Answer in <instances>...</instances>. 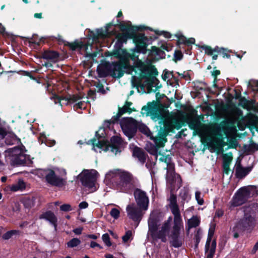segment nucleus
<instances>
[{
    "label": "nucleus",
    "mask_w": 258,
    "mask_h": 258,
    "mask_svg": "<svg viewBox=\"0 0 258 258\" xmlns=\"http://www.w3.org/2000/svg\"><path fill=\"white\" fill-rule=\"evenodd\" d=\"M102 239L104 243L107 246H110L112 244L111 241H110V238L109 237V235L108 233H105L103 234L102 236Z\"/></svg>",
    "instance_id": "obj_47"
},
{
    "label": "nucleus",
    "mask_w": 258,
    "mask_h": 258,
    "mask_svg": "<svg viewBox=\"0 0 258 258\" xmlns=\"http://www.w3.org/2000/svg\"><path fill=\"white\" fill-rule=\"evenodd\" d=\"M83 96L79 94H75L73 95H69L68 97H67V100L69 102H75L81 99Z\"/></svg>",
    "instance_id": "obj_42"
},
{
    "label": "nucleus",
    "mask_w": 258,
    "mask_h": 258,
    "mask_svg": "<svg viewBox=\"0 0 258 258\" xmlns=\"http://www.w3.org/2000/svg\"><path fill=\"white\" fill-rule=\"evenodd\" d=\"M169 74H171V75H172L173 72H169L167 70H164L163 73L162 75V79L164 81H166L167 79L169 78Z\"/></svg>",
    "instance_id": "obj_59"
},
{
    "label": "nucleus",
    "mask_w": 258,
    "mask_h": 258,
    "mask_svg": "<svg viewBox=\"0 0 258 258\" xmlns=\"http://www.w3.org/2000/svg\"><path fill=\"white\" fill-rule=\"evenodd\" d=\"M133 111H136V110L135 108H127L124 105L122 107H118V113L119 115H122L123 114L127 112L128 113H131Z\"/></svg>",
    "instance_id": "obj_39"
},
{
    "label": "nucleus",
    "mask_w": 258,
    "mask_h": 258,
    "mask_svg": "<svg viewBox=\"0 0 258 258\" xmlns=\"http://www.w3.org/2000/svg\"><path fill=\"white\" fill-rule=\"evenodd\" d=\"M81 243V240L78 238H73L67 243L68 247L73 248L78 246Z\"/></svg>",
    "instance_id": "obj_38"
},
{
    "label": "nucleus",
    "mask_w": 258,
    "mask_h": 258,
    "mask_svg": "<svg viewBox=\"0 0 258 258\" xmlns=\"http://www.w3.org/2000/svg\"><path fill=\"white\" fill-rule=\"evenodd\" d=\"M227 49L224 48L222 49V51L220 54H221L223 58L226 57L227 58H230V55L227 53Z\"/></svg>",
    "instance_id": "obj_61"
},
{
    "label": "nucleus",
    "mask_w": 258,
    "mask_h": 258,
    "mask_svg": "<svg viewBox=\"0 0 258 258\" xmlns=\"http://www.w3.org/2000/svg\"><path fill=\"white\" fill-rule=\"evenodd\" d=\"M187 123L189 128L191 130L195 131L199 126V123L197 120H191L187 121Z\"/></svg>",
    "instance_id": "obj_50"
},
{
    "label": "nucleus",
    "mask_w": 258,
    "mask_h": 258,
    "mask_svg": "<svg viewBox=\"0 0 258 258\" xmlns=\"http://www.w3.org/2000/svg\"><path fill=\"white\" fill-rule=\"evenodd\" d=\"M113 26H115L113 22H109L106 24L104 30L102 28L97 29L96 33L91 31L89 34L90 37H91L93 41H97L99 39H104L109 38L116 33V30L114 29L111 31L109 30V28Z\"/></svg>",
    "instance_id": "obj_13"
},
{
    "label": "nucleus",
    "mask_w": 258,
    "mask_h": 258,
    "mask_svg": "<svg viewBox=\"0 0 258 258\" xmlns=\"http://www.w3.org/2000/svg\"><path fill=\"white\" fill-rule=\"evenodd\" d=\"M96 92L95 90L90 89L88 92V96L93 100L96 98Z\"/></svg>",
    "instance_id": "obj_62"
},
{
    "label": "nucleus",
    "mask_w": 258,
    "mask_h": 258,
    "mask_svg": "<svg viewBox=\"0 0 258 258\" xmlns=\"http://www.w3.org/2000/svg\"><path fill=\"white\" fill-rule=\"evenodd\" d=\"M38 139L40 144L44 143L47 146L50 147L53 146L56 143L54 140L48 139L43 134H41Z\"/></svg>",
    "instance_id": "obj_32"
},
{
    "label": "nucleus",
    "mask_w": 258,
    "mask_h": 258,
    "mask_svg": "<svg viewBox=\"0 0 258 258\" xmlns=\"http://www.w3.org/2000/svg\"><path fill=\"white\" fill-rule=\"evenodd\" d=\"M134 197L138 206L146 211L149 205V198L145 191L139 188H136L134 191Z\"/></svg>",
    "instance_id": "obj_15"
},
{
    "label": "nucleus",
    "mask_w": 258,
    "mask_h": 258,
    "mask_svg": "<svg viewBox=\"0 0 258 258\" xmlns=\"http://www.w3.org/2000/svg\"><path fill=\"white\" fill-rule=\"evenodd\" d=\"M11 161L13 165L31 166L33 163L30 156L24 154L20 148H14L11 153Z\"/></svg>",
    "instance_id": "obj_9"
},
{
    "label": "nucleus",
    "mask_w": 258,
    "mask_h": 258,
    "mask_svg": "<svg viewBox=\"0 0 258 258\" xmlns=\"http://www.w3.org/2000/svg\"><path fill=\"white\" fill-rule=\"evenodd\" d=\"M126 210L130 219L138 223L141 221L143 216L142 208L128 205L126 207Z\"/></svg>",
    "instance_id": "obj_17"
},
{
    "label": "nucleus",
    "mask_w": 258,
    "mask_h": 258,
    "mask_svg": "<svg viewBox=\"0 0 258 258\" xmlns=\"http://www.w3.org/2000/svg\"><path fill=\"white\" fill-rule=\"evenodd\" d=\"M40 219H43L49 221L56 229L57 226V218L55 214L51 211H46L41 214L39 216Z\"/></svg>",
    "instance_id": "obj_22"
},
{
    "label": "nucleus",
    "mask_w": 258,
    "mask_h": 258,
    "mask_svg": "<svg viewBox=\"0 0 258 258\" xmlns=\"http://www.w3.org/2000/svg\"><path fill=\"white\" fill-rule=\"evenodd\" d=\"M233 157L232 155L230 153V154H225L223 155V164H230Z\"/></svg>",
    "instance_id": "obj_43"
},
{
    "label": "nucleus",
    "mask_w": 258,
    "mask_h": 258,
    "mask_svg": "<svg viewBox=\"0 0 258 258\" xmlns=\"http://www.w3.org/2000/svg\"><path fill=\"white\" fill-rule=\"evenodd\" d=\"M230 165L223 164V172L227 175H228L230 172Z\"/></svg>",
    "instance_id": "obj_60"
},
{
    "label": "nucleus",
    "mask_w": 258,
    "mask_h": 258,
    "mask_svg": "<svg viewBox=\"0 0 258 258\" xmlns=\"http://www.w3.org/2000/svg\"><path fill=\"white\" fill-rule=\"evenodd\" d=\"M60 54L56 51L46 49L42 53L41 58L56 63L59 60Z\"/></svg>",
    "instance_id": "obj_21"
},
{
    "label": "nucleus",
    "mask_w": 258,
    "mask_h": 258,
    "mask_svg": "<svg viewBox=\"0 0 258 258\" xmlns=\"http://www.w3.org/2000/svg\"><path fill=\"white\" fill-rule=\"evenodd\" d=\"M174 36L177 38V41L176 42L177 45L180 47V44L185 45L187 47L190 48L189 53L191 54V45L195 43V39L194 38L187 39L181 33H177L175 34Z\"/></svg>",
    "instance_id": "obj_20"
},
{
    "label": "nucleus",
    "mask_w": 258,
    "mask_h": 258,
    "mask_svg": "<svg viewBox=\"0 0 258 258\" xmlns=\"http://www.w3.org/2000/svg\"><path fill=\"white\" fill-rule=\"evenodd\" d=\"M108 180L120 191L129 194L134 188V177L129 172L109 171L105 175Z\"/></svg>",
    "instance_id": "obj_3"
},
{
    "label": "nucleus",
    "mask_w": 258,
    "mask_h": 258,
    "mask_svg": "<svg viewBox=\"0 0 258 258\" xmlns=\"http://www.w3.org/2000/svg\"><path fill=\"white\" fill-rule=\"evenodd\" d=\"M135 69L140 71V77L146 79L151 85L158 74L157 69L151 62L145 63L141 60H138L135 63Z\"/></svg>",
    "instance_id": "obj_8"
},
{
    "label": "nucleus",
    "mask_w": 258,
    "mask_h": 258,
    "mask_svg": "<svg viewBox=\"0 0 258 258\" xmlns=\"http://www.w3.org/2000/svg\"><path fill=\"white\" fill-rule=\"evenodd\" d=\"M139 130V131L142 133L147 136H149V134H151L149 128L147 127V126L146 124L143 123H140L138 121L137 125V130Z\"/></svg>",
    "instance_id": "obj_35"
},
{
    "label": "nucleus",
    "mask_w": 258,
    "mask_h": 258,
    "mask_svg": "<svg viewBox=\"0 0 258 258\" xmlns=\"http://www.w3.org/2000/svg\"><path fill=\"white\" fill-rule=\"evenodd\" d=\"M200 224V220L197 216H193L188 221V226L189 228L197 227Z\"/></svg>",
    "instance_id": "obj_36"
},
{
    "label": "nucleus",
    "mask_w": 258,
    "mask_h": 258,
    "mask_svg": "<svg viewBox=\"0 0 258 258\" xmlns=\"http://www.w3.org/2000/svg\"><path fill=\"white\" fill-rule=\"evenodd\" d=\"M97 72L99 77L105 78L110 76V73L108 71L105 67V64L102 68H97Z\"/></svg>",
    "instance_id": "obj_37"
},
{
    "label": "nucleus",
    "mask_w": 258,
    "mask_h": 258,
    "mask_svg": "<svg viewBox=\"0 0 258 258\" xmlns=\"http://www.w3.org/2000/svg\"><path fill=\"white\" fill-rule=\"evenodd\" d=\"M136 53H137V52L136 51L135 47L132 53H129L126 49H123V51L120 53L122 58L125 62H127L128 63L130 68L131 69V71L135 72H136L135 63L138 60H140L138 55H136ZM138 53H139L138 52Z\"/></svg>",
    "instance_id": "obj_16"
},
{
    "label": "nucleus",
    "mask_w": 258,
    "mask_h": 258,
    "mask_svg": "<svg viewBox=\"0 0 258 258\" xmlns=\"http://www.w3.org/2000/svg\"><path fill=\"white\" fill-rule=\"evenodd\" d=\"M163 106L162 104L155 101L148 102L147 105L142 108L141 113H146L147 116H150L152 120L157 121L159 120L160 125V130L157 136L155 137H151L158 148L163 147L165 143L167 141L166 136L170 132L174 131L172 119L168 120L162 113Z\"/></svg>",
    "instance_id": "obj_1"
},
{
    "label": "nucleus",
    "mask_w": 258,
    "mask_h": 258,
    "mask_svg": "<svg viewBox=\"0 0 258 258\" xmlns=\"http://www.w3.org/2000/svg\"><path fill=\"white\" fill-rule=\"evenodd\" d=\"M252 167H243L240 164H238L235 170V175L236 177L242 178L247 175L251 170Z\"/></svg>",
    "instance_id": "obj_29"
},
{
    "label": "nucleus",
    "mask_w": 258,
    "mask_h": 258,
    "mask_svg": "<svg viewBox=\"0 0 258 258\" xmlns=\"http://www.w3.org/2000/svg\"><path fill=\"white\" fill-rule=\"evenodd\" d=\"M65 45L69 47L70 49L73 51L76 50L77 49H81L84 47H87V45H85L82 41H78L75 40L73 42H68Z\"/></svg>",
    "instance_id": "obj_31"
},
{
    "label": "nucleus",
    "mask_w": 258,
    "mask_h": 258,
    "mask_svg": "<svg viewBox=\"0 0 258 258\" xmlns=\"http://www.w3.org/2000/svg\"><path fill=\"white\" fill-rule=\"evenodd\" d=\"M200 230H198L197 233L195 235V248H198L199 244L201 241V237L199 233Z\"/></svg>",
    "instance_id": "obj_52"
},
{
    "label": "nucleus",
    "mask_w": 258,
    "mask_h": 258,
    "mask_svg": "<svg viewBox=\"0 0 258 258\" xmlns=\"http://www.w3.org/2000/svg\"><path fill=\"white\" fill-rule=\"evenodd\" d=\"M93 172H90L88 170H84L78 176L82 185L85 187L92 189L95 186L96 180V174L97 172L95 170H93Z\"/></svg>",
    "instance_id": "obj_11"
},
{
    "label": "nucleus",
    "mask_w": 258,
    "mask_h": 258,
    "mask_svg": "<svg viewBox=\"0 0 258 258\" xmlns=\"http://www.w3.org/2000/svg\"><path fill=\"white\" fill-rule=\"evenodd\" d=\"M217 242L215 239L207 237L205 246V254L206 258H213L216 252Z\"/></svg>",
    "instance_id": "obj_19"
},
{
    "label": "nucleus",
    "mask_w": 258,
    "mask_h": 258,
    "mask_svg": "<svg viewBox=\"0 0 258 258\" xmlns=\"http://www.w3.org/2000/svg\"><path fill=\"white\" fill-rule=\"evenodd\" d=\"M169 207L174 215L173 226L169 235L170 243L175 248H179L182 245L183 240L180 236V230L182 227V220L181 217L179 207L177 204L176 195L170 194Z\"/></svg>",
    "instance_id": "obj_2"
},
{
    "label": "nucleus",
    "mask_w": 258,
    "mask_h": 258,
    "mask_svg": "<svg viewBox=\"0 0 258 258\" xmlns=\"http://www.w3.org/2000/svg\"><path fill=\"white\" fill-rule=\"evenodd\" d=\"M251 87L253 90L258 91V80H253L251 82Z\"/></svg>",
    "instance_id": "obj_64"
},
{
    "label": "nucleus",
    "mask_w": 258,
    "mask_h": 258,
    "mask_svg": "<svg viewBox=\"0 0 258 258\" xmlns=\"http://www.w3.org/2000/svg\"><path fill=\"white\" fill-rule=\"evenodd\" d=\"M20 231L19 230H11L2 235V238L4 240H9L12 238L13 236L19 235Z\"/></svg>",
    "instance_id": "obj_34"
},
{
    "label": "nucleus",
    "mask_w": 258,
    "mask_h": 258,
    "mask_svg": "<svg viewBox=\"0 0 258 258\" xmlns=\"http://www.w3.org/2000/svg\"><path fill=\"white\" fill-rule=\"evenodd\" d=\"M120 116H121V115H119V114L117 113L116 115L112 116L111 119L105 121V123H107L106 126L107 127H109L111 124H114L115 123L118 122Z\"/></svg>",
    "instance_id": "obj_41"
},
{
    "label": "nucleus",
    "mask_w": 258,
    "mask_h": 258,
    "mask_svg": "<svg viewBox=\"0 0 258 258\" xmlns=\"http://www.w3.org/2000/svg\"><path fill=\"white\" fill-rule=\"evenodd\" d=\"M245 231L240 230L238 227V225L236 224L235 226L233 227L232 232H233V237L235 239H237L239 237V233H242Z\"/></svg>",
    "instance_id": "obj_44"
},
{
    "label": "nucleus",
    "mask_w": 258,
    "mask_h": 258,
    "mask_svg": "<svg viewBox=\"0 0 258 258\" xmlns=\"http://www.w3.org/2000/svg\"><path fill=\"white\" fill-rule=\"evenodd\" d=\"M120 126L124 134L129 139L133 138L137 132L138 121L132 117H125L120 122Z\"/></svg>",
    "instance_id": "obj_10"
},
{
    "label": "nucleus",
    "mask_w": 258,
    "mask_h": 258,
    "mask_svg": "<svg viewBox=\"0 0 258 258\" xmlns=\"http://www.w3.org/2000/svg\"><path fill=\"white\" fill-rule=\"evenodd\" d=\"M45 178L46 182L52 186L62 187L67 184L66 179L57 175L52 169L48 170V173L46 174Z\"/></svg>",
    "instance_id": "obj_14"
},
{
    "label": "nucleus",
    "mask_w": 258,
    "mask_h": 258,
    "mask_svg": "<svg viewBox=\"0 0 258 258\" xmlns=\"http://www.w3.org/2000/svg\"><path fill=\"white\" fill-rule=\"evenodd\" d=\"M95 86L98 88V92L101 93L102 94H105L106 93V91L104 88V86L102 83L98 82L97 84L95 85Z\"/></svg>",
    "instance_id": "obj_58"
},
{
    "label": "nucleus",
    "mask_w": 258,
    "mask_h": 258,
    "mask_svg": "<svg viewBox=\"0 0 258 258\" xmlns=\"http://www.w3.org/2000/svg\"><path fill=\"white\" fill-rule=\"evenodd\" d=\"M146 154L141 148L136 146L133 151V156L138 159L142 164H144L146 160Z\"/></svg>",
    "instance_id": "obj_28"
},
{
    "label": "nucleus",
    "mask_w": 258,
    "mask_h": 258,
    "mask_svg": "<svg viewBox=\"0 0 258 258\" xmlns=\"http://www.w3.org/2000/svg\"><path fill=\"white\" fill-rule=\"evenodd\" d=\"M60 210L62 211L68 212L72 210V208L69 204H63L60 206Z\"/></svg>",
    "instance_id": "obj_57"
},
{
    "label": "nucleus",
    "mask_w": 258,
    "mask_h": 258,
    "mask_svg": "<svg viewBox=\"0 0 258 258\" xmlns=\"http://www.w3.org/2000/svg\"><path fill=\"white\" fill-rule=\"evenodd\" d=\"M238 100L239 101V105L240 106L244 109L247 108L249 103V101L248 100H247L244 97H242Z\"/></svg>",
    "instance_id": "obj_46"
},
{
    "label": "nucleus",
    "mask_w": 258,
    "mask_h": 258,
    "mask_svg": "<svg viewBox=\"0 0 258 258\" xmlns=\"http://www.w3.org/2000/svg\"><path fill=\"white\" fill-rule=\"evenodd\" d=\"M179 197L181 199V203L182 205L185 202H188L191 199V196L189 193V189L188 187H183L180 189Z\"/></svg>",
    "instance_id": "obj_30"
},
{
    "label": "nucleus",
    "mask_w": 258,
    "mask_h": 258,
    "mask_svg": "<svg viewBox=\"0 0 258 258\" xmlns=\"http://www.w3.org/2000/svg\"><path fill=\"white\" fill-rule=\"evenodd\" d=\"M7 135L6 129L0 124V140L3 139Z\"/></svg>",
    "instance_id": "obj_56"
},
{
    "label": "nucleus",
    "mask_w": 258,
    "mask_h": 258,
    "mask_svg": "<svg viewBox=\"0 0 258 258\" xmlns=\"http://www.w3.org/2000/svg\"><path fill=\"white\" fill-rule=\"evenodd\" d=\"M185 72H184L183 73H179L178 72L177 73V74L179 76H180L181 77V78H183V79H190V75L188 73H185Z\"/></svg>",
    "instance_id": "obj_63"
},
{
    "label": "nucleus",
    "mask_w": 258,
    "mask_h": 258,
    "mask_svg": "<svg viewBox=\"0 0 258 258\" xmlns=\"http://www.w3.org/2000/svg\"><path fill=\"white\" fill-rule=\"evenodd\" d=\"M195 198L199 205H202L204 204V201L203 198L201 197V192L200 191L196 192Z\"/></svg>",
    "instance_id": "obj_48"
},
{
    "label": "nucleus",
    "mask_w": 258,
    "mask_h": 258,
    "mask_svg": "<svg viewBox=\"0 0 258 258\" xmlns=\"http://www.w3.org/2000/svg\"><path fill=\"white\" fill-rule=\"evenodd\" d=\"M172 124L173 130L176 128V130H179L183 125V122L182 121L178 120L176 118H172Z\"/></svg>",
    "instance_id": "obj_40"
},
{
    "label": "nucleus",
    "mask_w": 258,
    "mask_h": 258,
    "mask_svg": "<svg viewBox=\"0 0 258 258\" xmlns=\"http://www.w3.org/2000/svg\"><path fill=\"white\" fill-rule=\"evenodd\" d=\"M110 215L115 219H117L119 217L120 212L117 209L114 208L111 210Z\"/></svg>",
    "instance_id": "obj_49"
},
{
    "label": "nucleus",
    "mask_w": 258,
    "mask_h": 258,
    "mask_svg": "<svg viewBox=\"0 0 258 258\" xmlns=\"http://www.w3.org/2000/svg\"><path fill=\"white\" fill-rule=\"evenodd\" d=\"M119 27L120 31L127 30L128 31H131V33L133 34L134 38H136L137 37L141 35L142 40L141 43H138L139 46L141 49L142 50V53L146 54L147 52V47L148 45V38L146 36L144 33H139L137 34V32L147 29L152 31H153L152 28L145 26H134L131 24H128L124 23H120Z\"/></svg>",
    "instance_id": "obj_7"
},
{
    "label": "nucleus",
    "mask_w": 258,
    "mask_h": 258,
    "mask_svg": "<svg viewBox=\"0 0 258 258\" xmlns=\"http://www.w3.org/2000/svg\"><path fill=\"white\" fill-rule=\"evenodd\" d=\"M183 57V54L180 50H175L174 54V59L175 61L180 60Z\"/></svg>",
    "instance_id": "obj_51"
},
{
    "label": "nucleus",
    "mask_w": 258,
    "mask_h": 258,
    "mask_svg": "<svg viewBox=\"0 0 258 258\" xmlns=\"http://www.w3.org/2000/svg\"><path fill=\"white\" fill-rule=\"evenodd\" d=\"M121 144V138L118 136H114L110 139V144L109 143V148L111 149L112 152H120V146Z\"/></svg>",
    "instance_id": "obj_24"
},
{
    "label": "nucleus",
    "mask_w": 258,
    "mask_h": 258,
    "mask_svg": "<svg viewBox=\"0 0 258 258\" xmlns=\"http://www.w3.org/2000/svg\"><path fill=\"white\" fill-rule=\"evenodd\" d=\"M122 33H115V38L116 41L114 46V49L110 52L111 55H115L117 56H119L123 49L122 48L124 43H126L128 39H133V42L136 46V51L138 53H142V50L141 49L138 43H141L142 40V36H139L136 38H134V35L131 31L127 30L121 31Z\"/></svg>",
    "instance_id": "obj_4"
},
{
    "label": "nucleus",
    "mask_w": 258,
    "mask_h": 258,
    "mask_svg": "<svg viewBox=\"0 0 258 258\" xmlns=\"http://www.w3.org/2000/svg\"><path fill=\"white\" fill-rule=\"evenodd\" d=\"M132 236V231L131 230L127 231L125 234L122 236V239L123 242H127Z\"/></svg>",
    "instance_id": "obj_53"
},
{
    "label": "nucleus",
    "mask_w": 258,
    "mask_h": 258,
    "mask_svg": "<svg viewBox=\"0 0 258 258\" xmlns=\"http://www.w3.org/2000/svg\"><path fill=\"white\" fill-rule=\"evenodd\" d=\"M36 198L33 196H27L21 199V203L25 208L30 210L33 207L36 203Z\"/></svg>",
    "instance_id": "obj_27"
},
{
    "label": "nucleus",
    "mask_w": 258,
    "mask_h": 258,
    "mask_svg": "<svg viewBox=\"0 0 258 258\" xmlns=\"http://www.w3.org/2000/svg\"><path fill=\"white\" fill-rule=\"evenodd\" d=\"M251 197L250 189L248 187H242L239 189L234 195L231 205L238 207L245 203Z\"/></svg>",
    "instance_id": "obj_12"
},
{
    "label": "nucleus",
    "mask_w": 258,
    "mask_h": 258,
    "mask_svg": "<svg viewBox=\"0 0 258 258\" xmlns=\"http://www.w3.org/2000/svg\"><path fill=\"white\" fill-rule=\"evenodd\" d=\"M159 222V217L156 215H152L148 220L149 232L154 240L156 239Z\"/></svg>",
    "instance_id": "obj_18"
},
{
    "label": "nucleus",
    "mask_w": 258,
    "mask_h": 258,
    "mask_svg": "<svg viewBox=\"0 0 258 258\" xmlns=\"http://www.w3.org/2000/svg\"><path fill=\"white\" fill-rule=\"evenodd\" d=\"M170 227V225L164 222L161 230L158 231L156 240L161 239L162 242H165L166 241V233L169 232Z\"/></svg>",
    "instance_id": "obj_23"
},
{
    "label": "nucleus",
    "mask_w": 258,
    "mask_h": 258,
    "mask_svg": "<svg viewBox=\"0 0 258 258\" xmlns=\"http://www.w3.org/2000/svg\"><path fill=\"white\" fill-rule=\"evenodd\" d=\"M199 47L205 50V53L206 54H207L209 56H212L213 55V50L211 46H208V45H202V46H199Z\"/></svg>",
    "instance_id": "obj_45"
},
{
    "label": "nucleus",
    "mask_w": 258,
    "mask_h": 258,
    "mask_svg": "<svg viewBox=\"0 0 258 258\" xmlns=\"http://www.w3.org/2000/svg\"><path fill=\"white\" fill-rule=\"evenodd\" d=\"M21 74L23 76L29 77L31 79L33 80H36L38 83H39L38 80L32 75V72L26 71H21Z\"/></svg>",
    "instance_id": "obj_54"
},
{
    "label": "nucleus",
    "mask_w": 258,
    "mask_h": 258,
    "mask_svg": "<svg viewBox=\"0 0 258 258\" xmlns=\"http://www.w3.org/2000/svg\"><path fill=\"white\" fill-rule=\"evenodd\" d=\"M110 55L118 59V61L105 63V67L110 73V76L111 77L114 79H120L125 73L130 74L132 72L127 62L124 61L120 54L117 56L115 55H111L110 53Z\"/></svg>",
    "instance_id": "obj_5"
},
{
    "label": "nucleus",
    "mask_w": 258,
    "mask_h": 258,
    "mask_svg": "<svg viewBox=\"0 0 258 258\" xmlns=\"http://www.w3.org/2000/svg\"><path fill=\"white\" fill-rule=\"evenodd\" d=\"M97 139L96 138L94 137L89 140V142L88 143V144H91L93 147H97L99 149H102L104 150L105 151H107L109 150V142L106 140H102L99 141L98 142H96Z\"/></svg>",
    "instance_id": "obj_25"
},
{
    "label": "nucleus",
    "mask_w": 258,
    "mask_h": 258,
    "mask_svg": "<svg viewBox=\"0 0 258 258\" xmlns=\"http://www.w3.org/2000/svg\"><path fill=\"white\" fill-rule=\"evenodd\" d=\"M26 188V183L22 179H19L16 184H13L11 187V190L13 191L22 190Z\"/></svg>",
    "instance_id": "obj_33"
},
{
    "label": "nucleus",
    "mask_w": 258,
    "mask_h": 258,
    "mask_svg": "<svg viewBox=\"0 0 258 258\" xmlns=\"http://www.w3.org/2000/svg\"><path fill=\"white\" fill-rule=\"evenodd\" d=\"M149 51V55L151 57H152L153 56H157V60L165 58V53L163 50H161L160 48H158L156 46H153L151 47V50L147 49V51Z\"/></svg>",
    "instance_id": "obj_26"
},
{
    "label": "nucleus",
    "mask_w": 258,
    "mask_h": 258,
    "mask_svg": "<svg viewBox=\"0 0 258 258\" xmlns=\"http://www.w3.org/2000/svg\"><path fill=\"white\" fill-rule=\"evenodd\" d=\"M243 216L239 219L236 224L241 231H251L255 226L256 222V212L253 207L244 208Z\"/></svg>",
    "instance_id": "obj_6"
},
{
    "label": "nucleus",
    "mask_w": 258,
    "mask_h": 258,
    "mask_svg": "<svg viewBox=\"0 0 258 258\" xmlns=\"http://www.w3.org/2000/svg\"><path fill=\"white\" fill-rule=\"evenodd\" d=\"M155 33L158 35H163L166 38H171L172 37V34L169 32L167 31H161L160 33L158 31H155Z\"/></svg>",
    "instance_id": "obj_55"
}]
</instances>
